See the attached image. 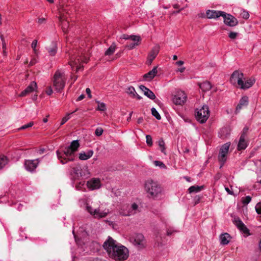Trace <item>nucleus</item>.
<instances>
[{
	"label": "nucleus",
	"mask_w": 261,
	"mask_h": 261,
	"mask_svg": "<svg viewBox=\"0 0 261 261\" xmlns=\"http://www.w3.org/2000/svg\"><path fill=\"white\" fill-rule=\"evenodd\" d=\"M53 91L51 87H49L46 91V94L48 95H50L53 93Z\"/></svg>",
	"instance_id": "nucleus-52"
},
{
	"label": "nucleus",
	"mask_w": 261,
	"mask_h": 261,
	"mask_svg": "<svg viewBox=\"0 0 261 261\" xmlns=\"http://www.w3.org/2000/svg\"><path fill=\"white\" fill-rule=\"evenodd\" d=\"M184 62L182 61H178L176 62V64L178 66H181L184 64Z\"/></svg>",
	"instance_id": "nucleus-63"
},
{
	"label": "nucleus",
	"mask_w": 261,
	"mask_h": 261,
	"mask_svg": "<svg viewBox=\"0 0 261 261\" xmlns=\"http://www.w3.org/2000/svg\"><path fill=\"white\" fill-rule=\"evenodd\" d=\"M146 142L147 145L150 146L152 145V138L150 135L146 136Z\"/></svg>",
	"instance_id": "nucleus-45"
},
{
	"label": "nucleus",
	"mask_w": 261,
	"mask_h": 261,
	"mask_svg": "<svg viewBox=\"0 0 261 261\" xmlns=\"http://www.w3.org/2000/svg\"><path fill=\"white\" fill-rule=\"evenodd\" d=\"M71 175L74 179L82 176L81 167L79 164L73 165L72 167Z\"/></svg>",
	"instance_id": "nucleus-21"
},
{
	"label": "nucleus",
	"mask_w": 261,
	"mask_h": 261,
	"mask_svg": "<svg viewBox=\"0 0 261 261\" xmlns=\"http://www.w3.org/2000/svg\"><path fill=\"white\" fill-rule=\"evenodd\" d=\"M126 92L133 97H135L137 92H136L135 89L132 86H130L127 88Z\"/></svg>",
	"instance_id": "nucleus-35"
},
{
	"label": "nucleus",
	"mask_w": 261,
	"mask_h": 261,
	"mask_svg": "<svg viewBox=\"0 0 261 261\" xmlns=\"http://www.w3.org/2000/svg\"><path fill=\"white\" fill-rule=\"evenodd\" d=\"M72 233L73 234V236H74V238L75 242H76L77 244L79 245V242L77 241L78 236L75 234L74 230V229L72 230Z\"/></svg>",
	"instance_id": "nucleus-55"
},
{
	"label": "nucleus",
	"mask_w": 261,
	"mask_h": 261,
	"mask_svg": "<svg viewBox=\"0 0 261 261\" xmlns=\"http://www.w3.org/2000/svg\"><path fill=\"white\" fill-rule=\"evenodd\" d=\"M248 130L247 127H244L241 134H244V137H246V134Z\"/></svg>",
	"instance_id": "nucleus-56"
},
{
	"label": "nucleus",
	"mask_w": 261,
	"mask_h": 261,
	"mask_svg": "<svg viewBox=\"0 0 261 261\" xmlns=\"http://www.w3.org/2000/svg\"><path fill=\"white\" fill-rule=\"evenodd\" d=\"M33 122H29V123L27 124H24L23 125H22L21 127H20L19 128V129L20 130H22V129H25L29 127H30L31 126H33Z\"/></svg>",
	"instance_id": "nucleus-46"
},
{
	"label": "nucleus",
	"mask_w": 261,
	"mask_h": 261,
	"mask_svg": "<svg viewBox=\"0 0 261 261\" xmlns=\"http://www.w3.org/2000/svg\"><path fill=\"white\" fill-rule=\"evenodd\" d=\"M225 189L226 190V191L229 194H230V195H233V192L230 191V190L229 189V188L228 187H225Z\"/></svg>",
	"instance_id": "nucleus-58"
},
{
	"label": "nucleus",
	"mask_w": 261,
	"mask_h": 261,
	"mask_svg": "<svg viewBox=\"0 0 261 261\" xmlns=\"http://www.w3.org/2000/svg\"><path fill=\"white\" fill-rule=\"evenodd\" d=\"M116 45L114 44H112L109 48L106 51L105 55L110 56L112 55L115 51Z\"/></svg>",
	"instance_id": "nucleus-36"
},
{
	"label": "nucleus",
	"mask_w": 261,
	"mask_h": 261,
	"mask_svg": "<svg viewBox=\"0 0 261 261\" xmlns=\"http://www.w3.org/2000/svg\"><path fill=\"white\" fill-rule=\"evenodd\" d=\"M144 188L149 197L157 198L162 195L163 190L158 182L152 179H148L145 182Z\"/></svg>",
	"instance_id": "nucleus-5"
},
{
	"label": "nucleus",
	"mask_w": 261,
	"mask_h": 261,
	"mask_svg": "<svg viewBox=\"0 0 261 261\" xmlns=\"http://www.w3.org/2000/svg\"><path fill=\"white\" fill-rule=\"evenodd\" d=\"M202 189V186H193L189 188L188 191L190 193H197L200 192Z\"/></svg>",
	"instance_id": "nucleus-33"
},
{
	"label": "nucleus",
	"mask_w": 261,
	"mask_h": 261,
	"mask_svg": "<svg viewBox=\"0 0 261 261\" xmlns=\"http://www.w3.org/2000/svg\"><path fill=\"white\" fill-rule=\"evenodd\" d=\"M122 38L125 40L130 39L133 41H137L139 42L140 40V38L139 36H135V35H130L129 36L128 35L123 34L122 36Z\"/></svg>",
	"instance_id": "nucleus-32"
},
{
	"label": "nucleus",
	"mask_w": 261,
	"mask_h": 261,
	"mask_svg": "<svg viewBox=\"0 0 261 261\" xmlns=\"http://www.w3.org/2000/svg\"><path fill=\"white\" fill-rule=\"evenodd\" d=\"M37 40H33V41L32 42V44H31V47L33 48V51L36 55H37V49H36V47L37 46Z\"/></svg>",
	"instance_id": "nucleus-47"
},
{
	"label": "nucleus",
	"mask_w": 261,
	"mask_h": 261,
	"mask_svg": "<svg viewBox=\"0 0 261 261\" xmlns=\"http://www.w3.org/2000/svg\"><path fill=\"white\" fill-rule=\"evenodd\" d=\"M46 49L50 56H54L57 51V45L56 42L53 41L50 44L46 46Z\"/></svg>",
	"instance_id": "nucleus-25"
},
{
	"label": "nucleus",
	"mask_w": 261,
	"mask_h": 261,
	"mask_svg": "<svg viewBox=\"0 0 261 261\" xmlns=\"http://www.w3.org/2000/svg\"><path fill=\"white\" fill-rule=\"evenodd\" d=\"M230 143L227 142L223 144L220 148L218 155L219 161L221 163L220 167L221 168L227 160V154L228 153Z\"/></svg>",
	"instance_id": "nucleus-10"
},
{
	"label": "nucleus",
	"mask_w": 261,
	"mask_h": 261,
	"mask_svg": "<svg viewBox=\"0 0 261 261\" xmlns=\"http://www.w3.org/2000/svg\"><path fill=\"white\" fill-rule=\"evenodd\" d=\"M79 147V141L76 140L72 141L70 146L57 150V156L61 163L65 164L68 162L73 161L75 158V153Z\"/></svg>",
	"instance_id": "nucleus-2"
},
{
	"label": "nucleus",
	"mask_w": 261,
	"mask_h": 261,
	"mask_svg": "<svg viewBox=\"0 0 261 261\" xmlns=\"http://www.w3.org/2000/svg\"><path fill=\"white\" fill-rule=\"evenodd\" d=\"M198 16L199 17L205 18L206 17V13H200V14H198Z\"/></svg>",
	"instance_id": "nucleus-61"
},
{
	"label": "nucleus",
	"mask_w": 261,
	"mask_h": 261,
	"mask_svg": "<svg viewBox=\"0 0 261 261\" xmlns=\"http://www.w3.org/2000/svg\"><path fill=\"white\" fill-rule=\"evenodd\" d=\"M98 106L97 110L100 111H105L106 110V104L103 102H100L99 101H96Z\"/></svg>",
	"instance_id": "nucleus-38"
},
{
	"label": "nucleus",
	"mask_w": 261,
	"mask_h": 261,
	"mask_svg": "<svg viewBox=\"0 0 261 261\" xmlns=\"http://www.w3.org/2000/svg\"><path fill=\"white\" fill-rule=\"evenodd\" d=\"M45 19L44 18H39L38 20V23L39 24H43L45 23Z\"/></svg>",
	"instance_id": "nucleus-53"
},
{
	"label": "nucleus",
	"mask_w": 261,
	"mask_h": 261,
	"mask_svg": "<svg viewBox=\"0 0 261 261\" xmlns=\"http://www.w3.org/2000/svg\"><path fill=\"white\" fill-rule=\"evenodd\" d=\"M159 145L161 148V151L162 152L164 153V154H166L165 153V142L163 139H160L159 141Z\"/></svg>",
	"instance_id": "nucleus-41"
},
{
	"label": "nucleus",
	"mask_w": 261,
	"mask_h": 261,
	"mask_svg": "<svg viewBox=\"0 0 261 261\" xmlns=\"http://www.w3.org/2000/svg\"><path fill=\"white\" fill-rule=\"evenodd\" d=\"M77 110V109H76L75 111H73L71 113L67 114L65 117H64L62 119L60 125H62L64 124H65L70 118V115L71 114L74 113Z\"/></svg>",
	"instance_id": "nucleus-39"
},
{
	"label": "nucleus",
	"mask_w": 261,
	"mask_h": 261,
	"mask_svg": "<svg viewBox=\"0 0 261 261\" xmlns=\"http://www.w3.org/2000/svg\"><path fill=\"white\" fill-rule=\"evenodd\" d=\"M8 163L7 158L3 155L0 154V170Z\"/></svg>",
	"instance_id": "nucleus-34"
},
{
	"label": "nucleus",
	"mask_w": 261,
	"mask_h": 261,
	"mask_svg": "<svg viewBox=\"0 0 261 261\" xmlns=\"http://www.w3.org/2000/svg\"><path fill=\"white\" fill-rule=\"evenodd\" d=\"M152 115L158 120H160L161 119V117L157 111V110L154 108H152L151 109Z\"/></svg>",
	"instance_id": "nucleus-40"
},
{
	"label": "nucleus",
	"mask_w": 261,
	"mask_h": 261,
	"mask_svg": "<svg viewBox=\"0 0 261 261\" xmlns=\"http://www.w3.org/2000/svg\"><path fill=\"white\" fill-rule=\"evenodd\" d=\"M140 89L143 92L144 94L151 100L155 99V95L153 92L144 85L139 86Z\"/></svg>",
	"instance_id": "nucleus-22"
},
{
	"label": "nucleus",
	"mask_w": 261,
	"mask_h": 261,
	"mask_svg": "<svg viewBox=\"0 0 261 261\" xmlns=\"http://www.w3.org/2000/svg\"><path fill=\"white\" fill-rule=\"evenodd\" d=\"M140 212V207L136 203L123 205L119 210V214L123 216H130Z\"/></svg>",
	"instance_id": "nucleus-7"
},
{
	"label": "nucleus",
	"mask_w": 261,
	"mask_h": 261,
	"mask_svg": "<svg viewBox=\"0 0 261 261\" xmlns=\"http://www.w3.org/2000/svg\"><path fill=\"white\" fill-rule=\"evenodd\" d=\"M85 97V95L84 94H81V95H80L78 98H77V101H81L82 100V99H83Z\"/></svg>",
	"instance_id": "nucleus-59"
},
{
	"label": "nucleus",
	"mask_w": 261,
	"mask_h": 261,
	"mask_svg": "<svg viewBox=\"0 0 261 261\" xmlns=\"http://www.w3.org/2000/svg\"><path fill=\"white\" fill-rule=\"evenodd\" d=\"M244 74L242 72L236 70L231 74L230 77V82L233 84L237 83L239 88L243 90L248 89L254 84L255 79L253 77H250L244 81Z\"/></svg>",
	"instance_id": "nucleus-3"
},
{
	"label": "nucleus",
	"mask_w": 261,
	"mask_h": 261,
	"mask_svg": "<svg viewBox=\"0 0 261 261\" xmlns=\"http://www.w3.org/2000/svg\"><path fill=\"white\" fill-rule=\"evenodd\" d=\"M86 92L87 94L88 97L89 98H91V90H90V89L89 88H86Z\"/></svg>",
	"instance_id": "nucleus-54"
},
{
	"label": "nucleus",
	"mask_w": 261,
	"mask_h": 261,
	"mask_svg": "<svg viewBox=\"0 0 261 261\" xmlns=\"http://www.w3.org/2000/svg\"><path fill=\"white\" fill-rule=\"evenodd\" d=\"M233 222L237 227L245 234L249 233V230L238 217H234L233 219Z\"/></svg>",
	"instance_id": "nucleus-14"
},
{
	"label": "nucleus",
	"mask_w": 261,
	"mask_h": 261,
	"mask_svg": "<svg viewBox=\"0 0 261 261\" xmlns=\"http://www.w3.org/2000/svg\"><path fill=\"white\" fill-rule=\"evenodd\" d=\"M91 201L90 198L86 196H84L79 200V204L81 207L84 208L87 212H89V207H91L92 206L90 205Z\"/></svg>",
	"instance_id": "nucleus-17"
},
{
	"label": "nucleus",
	"mask_w": 261,
	"mask_h": 261,
	"mask_svg": "<svg viewBox=\"0 0 261 261\" xmlns=\"http://www.w3.org/2000/svg\"><path fill=\"white\" fill-rule=\"evenodd\" d=\"M210 112L207 105L197 108L195 111L196 119L200 123H205L210 117Z\"/></svg>",
	"instance_id": "nucleus-8"
},
{
	"label": "nucleus",
	"mask_w": 261,
	"mask_h": 261,
	"mask_svg": "<svg viewBox=\"0 0 261 261\" xmlns=\"http://www.w3.org/2000/svg\"><path fill=\"white\" fill-rule=\"evenodd\" d=\"M187 96L182 91H178L174 95L173 101L176 105H182L186 101Z\"/></svg>",
	"instance_id": "nucleus-11"
},
{
	"label": "nucleus",
	"mask_w": 261,
	"mask_h": 261,
	"mask_svg": "<svg viewBox=\"0 0 261 261\" xmlns=\"http://www.w3.org/2000/svg\"><path fill=\"white\" fill-rule=\"evenodd\" d=\"M92 261H107L105 259H103L102 258H94L92 259Z\"/></svg>",
	"instance_id": "nucleus-60"
},
{
	"label": "nucleus",
	"mask_w": 261,
	"mask_h": 261,
	"mask_svg": "<svg viewBox=\"0 0 261 261\" xmlns=\"http://www.w3.org/2000/svg\"><path fill=\"white\" fill-rule=\"evenodd\" d=\"M66 80L64 71L58 70L55 72L53 78V86L57 92H60L64 89Z\"/></svg>",
	"instance_id": "nucleus-6"
},
{
	"label": "nucleus",
	"mask_w": 261,
	"mask_h": 261,
	"mask_svg": "<svg viewBox=\"0 0 261 261\" xmlns=\"http://www.w3.org/2000/svg\"><path fill=\"white\" fill-rule=\"evenodd\" d=\"M103 130L101 127H97L95 131V135L96 136H100L102 135Z\"/></svg>",
	"instance_id": "nucleus-44"
},
{
	"label": "nucleus",
	"mask_w": 261,
	"mask_h": 261,
	"mask_svg": "<svg viewBox=\"0 0 261 261\" xmlns=\"http://www.w3.org/2000/svg\"><path fill=\"white\" fill-rule=\"evenodd\" d=\"M93 151L91 149L81 151L79 153V159L81 160H87L93 155Z\"/></svg>",
	"instance_id": "nucleus-26"
},
{
	"label": "nucleus",
	"mask_w": 261,
	"mask_h": 261,
	"mask_svg": "<svg viewBox=\"0 0 261 261\" xmlns=\"http://www.w3.org/2000/svg\"><path fill=\"white\" fill-rule=\"evenodd\" d=\"M228 134V129L226 127L222 128L219 133V135H220V137L223 139L226 137Z\"/></svg>",
	"instance_id": "nucleus-37"
},
{
	"label": "nucleus",
	"mask_w": 261,
	"mask_h": 261,
	"mask_svg": "<svg viewBox=\"0 0 261 261\" xmlns=\"http://www.w3.org/2000/svg\"><path fill=\"white\" fill-rule=\"evenodd\" d=\"M39 164L38 159L36 160H28L24 162V167L25 169L29 172H33Z\"/></svg>",
	"instance_id": "nucleus-15"
},
{
	"label": "nucleus",
	"mask_w": 261,
	"mask_h": 261,
	"mask_svg": "<svg viewBox=\"0 0 261 261\" xmlns=\"http://www.w3.org/2000/svg\"><path fill=\"white\" fill-rule=\"evenodd\" d=\"M251 197L249 196H247L242 198V202L244 205H246L251 201Z\"/></svg>",
	"instance_id": "nucleus-42"
},
{
	"label": "nucleus",
	"mask_w": 261,
	"mask_h": 261,
	"mask_svg": "<svg viewBox=\"0 0 261 261\" xmlns=\"http://www.w3.org/2000/svg\"><path fill=\"white\" fill-rule=\"evenodd\" d=\"M248 104V97L246 96H243L240 100L239 103L237 105L236 109V113H239L240 111L244 107H246Z\"/></svg>",
	"instance_id": "nucleus-24"
},
{
	"label": "nucleus",
	"mask_w": 261,
	"mask_h": 261,
	"mask_svg": "<svg viewBox=\"0 0 261 261\" xmlns=\"http://www.w3.org/2000/svg\"><path fill=\"white\" fill-rule=\"evenodd\" d=\"M37 88V84L35 82H32L25 90L21 92L20 96H24L27 94L33 92Z\"/></svg>",
	"instance_id": "nucleus-23"
},
{
	"label": "nucleus",
	"mask_w": 261,
	"mask_h": 261,
	"mask_svg": "<svg viewBox=\"0 0 261 261\" xmlns=\"http://www.w3.org/2000/svg\"><path fill=\"white\" fill-rule=\"evenodd\" d=\"M88 213L93 216L94 218L100 219L104 218L109 213V209L104 208L102 205H100L98 207H89Z\"/></svg>",
	"instance_id": "nucleus-9"
},
{
	"label": "nucleus",
	"mask_w": 261,
	"mask_h": 261,
	"mask_svg": "<svg viewBox=\"0 0 261 261\" xmlns=\"http://www.w3.org/2000/svg\"><path fill=\"white\" fill-rule=\"evenodd\" d=\"M92 245H93V246H95L96 247V249H97V250H98V247H99V244H98L97 243H96V242H93L92 243Z\"/></svg>",
	"instance_id": "nucleus-64"
},
{
	"label": "nucleus",
	"mask_w": 261,
	"mask_h": 261,
	"mask_svg": "<svg viewBox=\"0 0 261 261\" xmlns=\"http://www.w3.org/2000/svg\"><path fill=\"white\" fill-rule=\"evenodd\" d=\"M255 211L258 214H261V202H258L255 207Z\"/></svg>",
	"instance_id": "nucleus-49"
},
{
	"label": "nucleus",
	"mask_w": 261,
	"mask_h": 261,
	"mask_svg": "<svg viewBox=\"0 0 261 261\" xmlns=\"http://www.w3.org/2000/svg\"><path fill=\"white\" fill-rule=\"evenodd\" d=\"M69 56H70L69 64L72 69L73 70L75 68L76 71L83 68L82 63H87L88 61V58L85 56L84 50H80L74 53L73 51L69 53Z\"/></svg>",
	"instance_id": "nucleus-4"
},
{
	"label": "nucleus",
	"mask_w": 261,
	"mask_h": 261,
	"mask_svg": "<svg viewBox=\"0 0 261 261\" xmlns=\"http://www.w3.org/2000/svg\"><path fill=\"white\" fill-rule=\"evenodd\" d=\"M37 62V59L36 58H34L31 60V61L30 62V65H33Z\"/></svg>",
	"instance_id": "nucleus-57"
},
{
	"label": "nucleus",
	"mask_w": 261,
	"mask_h": 261,
	"mask_svg": "<svg viewBox=\"0 0 261 261\" xmlns=\"http://www.w3.org/2000/svg\"><path fill=\"white\" fill-rule=\"evenodd\" d=\"M199 88L203 91H209L212 88L211 84L208 81H205L199 84Z\"/></svg>",
	"instance_id": "nucleus-30"
},
{
	"label": "nucleus",
	"mask_w": 261,
	"mask_h": 261,
	"mask_svg": "<svg viewBox=\"0 0 261 261\" xmlns=\"http://www.w3.org/2000/svg\"><path fill=\"white\" fill-rule=\"evenodd\" d=\"M230 238V236L227 233H225L223 234H221L220 236V240L221 244L222 245H227L229 243V239Z\"/></svg>",
	"instance_id": "nucleus-31"
},
{
	"label": "nucleus",
	"mask_w": 261,
	"mask_h": 261,
	"mask_svg": "<svg viewBox=\"0 0 261 261\" xmlns=\"http://www.w3.org/2000/svg\"><path fill=\"white\" fill-rule=\"evenodd\" d=\"M138 45V42L134 41V42L130 43L128 45V47L129 49H133L136 46Z\"/></svg>",
	"instance_id": "nucleus-50"
},
{
	"label": "nucleus",
	"mask_w": 261,
	"mask_h": 261,
	"mask_svg": "<svg viewBox=\"0 0 261 261\" xmlns=\"http://www.w3.org/2000/svg\"><path fill=\"white\" fill-rule=\"evenodd\" d=\"M174 231H175L174 230H171V229H168V230L167 231V235L168 236L171 235L173 233V232Z\"/></svg>",
	"instance_id": "nucleus-62"
},
{
	"label": "nucleus",
	"mask_w": 261,
	"mask_h": 261,
	"mask_svg": "<svg viewBox=\"0 0 261 261\" xmlns=\"http://www.w3.org/2000/svg\"><path fill=\"white\" fill-rule=\"evenodd\" d=\"M109 256L118 261L126 260L128 257V250L126 247L117 243L111 237H109L103 244Z\"/></svg>",
	"instance_id": "nucleus-1"
},
{
	"label": "nucleus",
	"mask_w": 261,
	"mask_h": 261,
	"mask_svg": "<svg viewBox=\"0 0 261 261\" xmlns=\"http://www.w3.org/2000/svg\"><path fill=\"white\" fill-rule=\"evenodd\" d=\"M223 11L207 10L206 11V17L208 19H217L221 16Z\"/></svg>",
	"instance_id": "nucleus-19"
},
{
	"label": "nucleus",
	"mask_w": 261,
	"mask_h": 261,
	"mask_svg": "<svg viewBox=\"0 0 261 261\" xmlns=\"http://www.w3.org/2000/svg\"><path fill=\"white\" fill-rule=\"evenodd\" d=\"M238 35V33H236V32H231L229 33L228 34V37L231 39H235L237 36Z\"/></svg>",
	"instance_id": "nucleus-48"
},
{
	"label": "nucleus",
	"mask_w": 261,
	"mask_h": 261,
	"mask_svg": "<svg viewBox=\"0 0 261 261\" xmlns=\"http://www.w3.org/2000/svg\"><path fill=\"white\" fill-rule=\"evenodd\" d=\"M224 19V22L227 25L230 27L236 26L238 22L237 19L230 14L226 13L223 11V14L221 15Z\"/></svg>",
	"instance_id": "nucleus-12"
},
{
	"label": "nucleus",
	"mask_w": 261,
	"mask_h": 261,
	"mask_svg": "<svg viewBox=\"0 0 261 261\" xmlns=\"http://www.w3.org/2000/svg\"><path fill=\"white\" fill-rule=\"evenodd\" d=\"M15 207L18 210V211H21L23 209V205L22 204L20 203H17L15 204Z\"/></svg>",
	"instance_id": "nucleus-51"
},
{
	"label": "nucleus",
	"mask_w": 261,
	"mask_h": 261,
	"mask_svg": "<svg viewBox=\"0 0 261 261\" xmlns=\"http://www.w3.org/2000/svg\"><path fill=\"white\" fill-rule=\"evenodd\" d=\"M144 240V236L141 233H137L130 238V241L135 245H140Z\"/></svg>",
	"instance_id": "nucleus-20"
},
{
	"label": "nucleus",
	"mask_w": 261,
	"mask_h": 261,
	"mask_svg": "<svg viewBox=\"0 0 261 261\" xmlns=\"http://www.w3.org/2000/svg\"><path fill=\"white\" fill-rule=\"evenodd\" d=\"M157 66L154 67L151 70L143 75V78L147 81L152 80L157 74Z\"/></svg>",
	"instance_id": "nucleus-27"
},
{
	"label": "nucleus",
	"mask_w": 261,
	"mask_h": 261,
	"mask_svg": "<svg viewBox=\"0 0 261 261\" xmlns=\"http://www.w3.org/2000/svg\"><path fill=\"white\" fill-rule=\"evenodd\" d=\"M74 181L72 182L73 186H75V188L79 191H84L85 190V181L84 180Z\"/></svg>",
	"instance_id": "nucleus-29"
},
{
	"label": "nucleus",
	"mask_w": 261,
	"mask_h": 261,
	"mask_svg": "<svg viewBox=\"0 0 261 261\" xmlns=\"http://www.w3.org/2000/svg\"><path fill=\"white\" fill-rule=\"evenodd\" d=\"M245 138L244 137V134H241L239 141L238 144V149L239 150H244L247 146V142L245 140Z\"/></svg>",
	"instance_id": "nucleus-28"
},
{
	"label": "nucleus",
	"mask_w": 261,
	"mask_h": 261,
	"mask_svg": "<svg viewBox=\"0 0 261 261\" xmlns=\"http://www.w3.org/2000/svg\"><path fill=\"white\" fill-rule=\"evenodd\" d=\"M159 49L160 47L158 45H156L152 48V49L149 53L147 58V63L148 64H151L152 61L155 58V57L158 55L159 52Z\"/></svg>",
	"instance_id": "nucleus-18"
},
{
	"label": "nucleus",
	"mask_w": 261,
	"mask_h": 261,
	"mask_svg": "<svg viewBox=\"0 0 261 261\" xmlns=\"http://www.w3.org/2000/svg\"><path fill=\"white\" fill-rule=\"evenodd\" d=\"M153 163L155 166H159L161 168L164 169L166 168V165L162 162L159 161H154Z\"/></svg>",
	"instance_id": "nucleus-43"
},
{
	"label": "nucleus",
	"mask_w": 261,
	"mask_h": 261,
	"mask_svg": "<svg viewBox=\"0 0 261 261\" xmlns=\"http://www.w3.org/2000/svg\"><path fill=\"white\" fill-rule=\"evenodd\" d=\"M60 13L61 12H60ZM59 21L60 22V24L62 27L63 31L65 33H67L69 27V22L67 20V15H65L64 13H61L59 17Z\"/></svg>",
	"instance_id": "nucleus-16"
},
{
	"label": "nucleus",
	"mask_w": 261,
	"mask_h": 261,
	"mask_svg": "<svg viewBox=\"0 0 261 261\" xmlns=\"http://www.w3.org/2000/svg\"><path fill=\"white\" fill-rule=\"evenodd\" d=\"M87 186L90 190H97L101 187V183L99 178H92L87 181Z\"/></svg>",
	"instance_id": "nucleus-13"
}]
</instances>
